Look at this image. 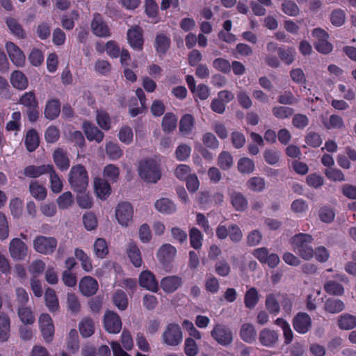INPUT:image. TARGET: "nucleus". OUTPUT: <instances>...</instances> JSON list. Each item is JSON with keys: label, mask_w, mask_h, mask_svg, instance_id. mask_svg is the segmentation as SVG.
I'll list each match as a JSON object with an SVG mask.
<instances>
[{"label": "nucleus", "mask_w": 356, "mask_h": 356, "mask_svg": "<svg viewBox=\"0 0 356 356\" xmlns=\"http://www.w3.org/2000/svg\"><path fill=\"white\" fill-rule=\"evenodd\" d=\"M138 173L140 178L146 182H157L161 177L159 162L156 159L141 161L139 163Z\"/></svg>", "instance_id": "obj_1"}, {"label": "nucleus", "mask_w": 356, "mask_h": 356, "mask_svg": "<svg viewBox=\"0 0 356 356\" xmlns=\"http://www.w3.org/2000/svg\"><path fill=\"white\" fill-rule=\"evenodd\" d=\"M68 180L74 191L77 193L84 192L88 184V176L86 170L79 164L73 166L70 170Z\"/></svg>", "instance_id": "obj_2"}, {"label": "nucleus", "mask_w": 356, "mask_h": 356, "mask_svg": "<svg viewBox=\"0 0 356 356\" xmlns=\"http://www.w3.org/2000/svg\"><path fill=\"white\" fill-rule=\"evenodd\" d=\"M183 340V334L178 324H168L162 334L163 343L169 346H177Z\"/></svg>", "instance_id": "obj_3"}, {"label": "nucleus", "mask_w": 356, "mask_h": 356, "mask_svg": "<svg viewBox=\"0 0 356 356\" xmlns=\"http://www.w3.org/2000/svg\"><path fill=\"white\" fill-rule=\"evenodd\" d=\"M115 218L118 223L127 227L132 222L134 217V208L132 205L127 202L119 203L115 211Z\"/></svg>", "instance_id": "obj_4"}, {"label": "nucleus", "mask_w": 356, "mask_h": 356, "mask_svg": "<svg viewBox=\"0 0 356 356\" xmlns=\"http://www.w3.org/2000/svg\"><path fill=\"white\" fill-rule=\"evenodd\" d=\"M212 338L220 345L227 346L233 341V332L227 326L217 323L211 331Z\"/></svg>", "instance_id": "obj_5"}, {"label": "nucleus", "mask_w": 356, "mask_h": 356, "mask_svg": "<svg viewBox=\"0 0 356 356\" xmlns=\"http://www.w3.org/2000/svg\"><path fill=\"white\" fill-rule=\"evenodd\" d=\"M34 250L42 254H50L55 250L57 241L53 237L38 236L33 241Z\"/></svg>", "instance_id": "obj_6"}, {"label": "nucleus", "mask_w": 356, "mask_h": 356, "mask_svg": "<svg viewBox=\"0 0 356 356\" xmlns=\"http://www.w3.org/2000/svg\"><path fill=\"white\" fill-rule=\"evenodd\" d=\"M90 29L92 33L99 38H108L111 35L108 25L104 21L103 17L98 13L94 14Z\"/></svg>", "instance_id": "obj_7"}, {"label": "nucleus", "mask_w": 356, "mask_h": 356, "mask_svg": "<svg viewBox=\"0 0 356 356\" xmlns=\"http://www.w3.org/2000/svg\"><path fill=\"white\" fill-rule=\"evenodd\" d=\"M39 325L42 335L46 342H51L54 334V325L48 314H42L39 318Z\"/></svg>", "instance_id": "obj_8"}, {"label": "nucleus", "mask_w": 356, "mask_h": 356, "mask_svg": "<svg viewBox=\"0 0 356 356\" xmlns=\"http://www.w3.org/2000/svg\"><path fill=\"white\" fill-rule=\"evenodd\" d=\"M9 252L13 259L24 260L28 254V246L19 238H14L10 243Z\"/></svg>", "instance_id": "obj_9"}, {"label": "nucleus", "mask_w": 356, "mask_h": 356, "mask_svg": "<svg viewBox=\"0 0 356 356\" xmlns=\"http://www.w3.org/2000/svg\"><path fill=\"white\" fill-rule=\"evenodd\" d=\"M104 325L105 330L111 334H118L122 329V322L120 316L110 311L106 312L104 314Z\"/></svg>", "instance_id": "obj_10"}, {"label": "nucleus", "mask_w": 356, "mask_h": 356, "mask_svg": "<svg viewBox=\"0 0 356 356\" xmlns=\"http://www.w3.org/2000/svg\"><path fill=\"white\" fill-rule=\"evenodd\" d=\"M139 284L141 287L152 292H157L159 290L158 282L154 275L149 270H143L139 275Z\"/></svg>", "instance_id": "obj_11"}, {"label": "nucleus", "mask_w": 356, "mask_h": 356, "mask_svg": "<svg viewBox=\"0 0 356 356\" xmlns=\"http://www.w3.org/2000/svg\"><path fill=\"white\" fill-rule=\"evenodd\" d=\"M8 56L13 63L17 67H22L24 65L26 57L23 51L13 42H8L6 44Z\"/></svg>", "instance_id": "obj_12"}, {"label": "nucleus", "mask_w": 356, "mask_h": 356, "mask_svg": "<svg viewBox=\"0 0 356 356\" xmlns=\"http://www.w3.org/2000/svg\"><path fill=\"white\" fill-rule=\"evenodd\" d=\"M127 40L132 48L142 49L143 44L142 29L138 26L129 29L127 31Z\"/></svg>", "instance_id": "obj_13"}, {"label": "nucleus", "mask_w": 356, "mask_h": 356, "mask_svg": "<svg viewBox=\"0 0 356 356\" xmlns=\"http://www.w3.org/2000/svg\"><path fill=\"white\" fill-rule=\"evenodd\" d=\"M98 287L97 280L90 276L83 277L79 282L80 291L86 296L94 295L97 291Z\"/></svg>", "instance_id": "obj_14"}, {"label": "nucleus", "mask_w": 356, "mask_h": 356, "mask_svg": "<svg viewBox=\"0 0 356 356\" xmlns=\"http://www.w3.org/2000/svg\"><path fill=\"white\" fill-rule=\"evenodd\" d=\"M278 339L279 335L274 330L264 328L259 332V341L264 346L268 348L273 347L278 341Z\"/></svg>", "instance_id": "obj_15"}, {"label": "nucleus", "mask_w": 356, "mask_h": 356, "mask_svg": "<svg viewBox=\"0 0 356 356\" xmlns=\"http://www.w3.org/2000/svg\"><path fill=\"white\" fill-rule=\"evenodd\" d=\"M182 284V279L179 276H167L161 280V287L165 293H172Z\"/></svg>", "instance_id": "obj_16"}, {"label": "nucleus", "mask_w": 356, "mask_h": 356, "mask_svg": "<svg viewBox=\"0 0 356 356\" xmlns=\"http://www.w3.org/2000/svg\"><path fill=\"white\" fill-rule=\"evenodd\" d=\"M311 324V318L306 313H299L293 318V327L300 334L307 332Z\"/></svg>", "instance_id": "obj_17"}, {"label": "nucleus", "mask_w": 356, "mask_h": 356, "mask_svg": "<svg viewBox=\"0 0 356 356\" xmlns=\"http://www.w3.org/2000/svg\"><path fill=\"white\" fill-rule=\"evenodd\" d=\"M127 255L131 263L136 267L139 268L143 264L141 252L135 243H129L126 248Z\"/></svg>", "instance_id": "obj_18"}, {"label": "nucleus", "mask_w": 356, "mask_h": 356, "mask_svg": "<svg viewBox=\"0 0 356 356\" xmlns=\"http://www.w3.org/2000/svg\"><path fill=\"white\" fill-rule=\"evenodd\" d=\"M177 249L169 243L162 245L158 250V259L163 264L171 261L176 256Z\"/></svg>", "instance_id": "obj_19"}, {"label": "nucleus", "mask_w": 356, "mask_h": 356, "mask_svg": "<svg viewBox=\"0 0 356 356\" xmlns=\"http://www.w3.org/2000/svg\"><path fill=\"white\" fill-rule=\"evenodd\" d=\"M83 129L87 138L92 141L95 140L97 143L102 141L104 134L97 127L89 122H85L83 124Z\"/></svg>", "instance_id": "obj_20"}, {"label": "nucleus", "mask_w": 356, "mask_h": 356, "mask_svg": "<svg viewBox=\"0 0 356 356\" xmlns=\"http://www.w3.org/2000/svg\"><path fill=\"white\" fill-rule=\"evenodd\" d=\"M95 190L97 197L101 200H106L111 194V188L106 180L96 178L94 181Z\"/></svg>", "instance_id": "obj_21"}, {"label": "nucleus", "mask_w": 356, "mask_h": 356, "mask_svg": "<svg viewBox=\"0 0 356 356\" xmlns=\"http://www.w3.org/2000/svg\"><path fill=\"white\" fill-rule=\"evenodd\" d=\"M313 238L311 235L307 234H298L291 238V245L293 250L297 252L299 248L303 249L305 246L311 245Z\"/></svg>", "instance_id": "obj_22"}, {"label": "nucleus", "mask_w": 356, "mask_h": 356, "mask_svg": "<svg viewBox=\"0 0 356 356\" xmlns=\"http://www.w3.org/2000/svg\"><path fill=\"white\" fill-rule=\"evenodd\" d=\"M49 170H52V165L51 164L40 166L29 165L24 169V175L29 177L36 178L48 173Z\"/></svg>", "instance_id": "obj_23"}, {"label": "nucleus", "mask_w": 356, "mask_h": 356, "mask_svg": "<svg viewBox=\"0 0 356 356\" xmlns=\"http://www.w3.org/2000/svg\"><path fill=\"white\" fill-rule=\"evenodd\" d=\"M54 161L61 171L67 170L70 167V160L66 153L61 149H57L53 154Z\"/></svg>", "instance_id": "obj_24"}, {"label": "nucleus", "mask_w": 356, "mask_h": 356, "mask_svg": "<svg viewBox=\"0 0 356 356\" xmlns=\"http://www.w3.org/2000/svg\"><path fill=\"white\" fill-rule=\"evenodd\" d=\"M240 337L246 343H253L257 337V332L251 323H243L240 329Z\"/></svg>", "instance_id": "obj_25"}, {"label": "nucleus", "mask_w": 356, "mask_h": 356, "mask_svg": "<svg viewBox=\"0 0 356 356\" xmlns=\"http://www.w3.org/2000/svg\"><path fill=\"white\" fill-rule=\"evenodd\" d=\"M154 207L159 212L166 215L174 213L177 209L176 205L168 198L156 200Z\"/></svg>", "instance_id": "obj_26"}, {"label": "nucleus", "mask_w": 356, "mask_h": 356, "mask_svg": "<svg viewBox=\"0 0 356 356\" xmlns=\"http://www.w3.org/2000/svg\"><path fill=\"white\" fill-rule=\"evenodd\" d=\"M45 305L51 312H56L59 309V302L55 291L48 288L44 293Z\"/></svg>", "instance_id": "obj_27"}, {"label": "nucleus", "mask_w": 356, "mask_h": 356, "mask_svg": "<svg viewBox=\"0 0 356 356\" xmlns=\"http://www.w3.org/2000/svg\"><path fill=\"white\" fill-rule=\"evenodd\" d=\"M10 83L13 86L19 90H24L28 86V79L20 71H14L10 76Z\"/></svg>", "instance_id": "obj_28"}, {"label": "nucleus", "mask_w": 356, "mask_h": 356, "mask_svg": "<svg viewBox=\"0 0 356 356\" xmlns=\"http://www.w3.org/2000/svg\"><path fill=\"white\" fill-rule=\"evenodd\" d=\"M170 39L163 33H159L155 38V48L159 55L166 53L170 47Z\"/></svg>", "instance_id": "obj_29"}, {"label": "nucleus", "mask_w": 356, "mask_h": 356, "mask_svg": "<svg viewBox=\"0 0 356 356\" xmlns=\"http://www.w3.org/2000/svg\"><path fill=\"white\" fill-rule=\"evenodd\" d=\"M195 119L190 114H185L179 122V131L184 136L189 135L194 127Z\"/></svg>", "instance_id": "obj_30"}, {"label": "nucleus", "mask_w": 356, "mask_h": 356, "mask_svg": "<svg viewBox=\"0 0 356 356\" xmlns=\"http://www.w3.org/2000/svg\"><path fill=\"white\" fill-rule=\"evenodd\" d=\"M93 249L95 255L100 259L105 258L109 252L108 243L103 238H98L95 240Z\"/></svg>", "instance_id": "obj_31"}, {"label": "nucleus", "mask_w": 356, "mask_h": 356, "mask_svg": "<svg viewBox=\"0 0 356 356\" xmlns=\"http://www.w3.org/2000/svg\"><path fill=\"white\" fill-rule=\"evenodd\" d=\"M103 176L108 182H116L120 177V168L114 164L106 165L103 170Z\"/></svg>", "instance_id": "obj_32"}, {"label": "nucleus", "mask_w": 356, "mask_h": 356, "mask_svg": "<svg viewBox=\"0 0 356 356\" xmlns=\"http://www.w3.org/2000/svg\"><path fill=\"white\" fill-rule=\"evenodd\" d=\"M237 169L242 174H251L254 171L255 164L253 160L242 157L237 162Z\"/></svg>", "instance_id": "obj_33"}, {"label": "nucleus", "mask_w": 356, "mask_h": 356, "mask_svg": "<svg viewBox=\"0 0 356 356\" xmlns=\"http://www.w3.org/2000/svg\"><path fill=\"white\" fill-rule=\"evenodd\" d=\"M60 112V104L58 101L52 99L49 101L45 107L44 115L49 120L56 118Z\"/></svg>", "instance_id": "obj_34"}, {"label": "nucleus", "mask_w": 356, "mask_h": 356, "mask_svg": "<svg viewBox=\"0 0 356 356\" xmlns=\"http://www.w3.org/2000/svg\"><path fill=\"white\" fill-rule=\"evenodd\" d=\"M323 124L327 129H341L345 127L343 119L338 115H331Z\"/></svg>", "instance_id": "obj_35"}, {"label": "nucleus", "mask_w": 356, "mask_h": 356, "mask_svg": "<svg viewBox=\"0 0 356 356\" xmlns=\"http://www.w3.org/2000/svg\"><path fill=\"white\" fill-rule=\"evenodd\" d=\"M234 163L232 155L227 151H222L218 156V165L222 170H229Z\"/></svg>", "instance_id": "obj_36"}, {"label": "nucleus", "mask_w": 356, "mask_h": 356, "mask_svg": "<svg viewBox=\"0 0 356 356\" xmlns=\"http://www.w3.org/2000/svg\"><path fill=\"white\" fill-rule=\"evenodd\" d=\"M49 182L50 188L54 193H59L63 189V181L59 175L55 171L54 166L52 165V170H49Z\"/></svg>", "instance_id": "obj_37"}, {"label": "nucleus", "mask_w": 356, "mask_h": 356, "mask_svg": "<svg viewBox=\"0 0 356 356\" xmlns=\"http://www.w3.org/2000/svg\"><path fill=\"white\" fill-rule=\"evenodd\" d=\"M10 335V319L7 315L0 314V341H6Z\"/></svg>", "instance_id": "obj_38"}, {"label": "nucleus", "mask_w": 356, "mask_h": 356, "mask_svg": "<svg viewBox=\"0 0 356 356\" xmlns=\"http://www.w3.org/2000/svg\"><path fill=\"white\" fill-rule=\"evenodd\" d=\"M29 191L32 196L36 200H43L47 197V189L38 181L31 183Z\"/></svg>", "instance_id": "obj_39"}, {"label": "nucleus", "mask_w": 356, "mask_h": 356, "mask_svg": "<svg viewBox=\"0 0 356 356\" xmlns=\"http://www.w3.org/2000/svg\"><path fill=\"white\" fill-rule=\"evenodd\" d=\"M25 145L29 152H33L38 147L39 145V136L35 130L31 129L27 131L25 138Z\"/></svg>", "instance_id": "obj_40"}, {"label": "nucleus", "mask_w": 356, "mask_h": 356, "mask_svg": "<svg viewBox=\"0 0 356 356\" xmlns=\"http://www.w3.org/2000/svg\"><path fill=\"white\" fill-rule=\"evenodd\" d=\"M105 150L107 156L111 160H118L123 154V151L118 144L113 142H108L106 144Z\"/></svg>", "instance_id": "obj_41"}, {"label": "nucleus", "mask_w": 356, "mask_h": 356, "mask_svg": "<svg viewBox=\"0 0 356 356\" xmlns=\"http://www.w3.org/2000/svg\"><path fill=\"white\" fill-rule=\"evenodd\" d=\"M247 188L254 192H261L266 186L265 180L260 177H252L246 183Z\"/></svg>", "instance_id": "obj_42"}, {"label": "nucleus", "mask_w": 356, "mask_h": 356, "mask_svg": "<svg viewBox=\"0 0 356 356\" xmlns=\"http://www.w3.org/2000/svg\"><path fill=\"white\" fill-rule=\"evenodd\" d=\"M259 301V294L257 289L254 287L248 289L244 297L245 307L249 309L254 308Z\"/></svg>", "instance_id": "obj_43"}, {"label": "nucleus", "mask_w": 356, "mask_h": 356, "mask_svg": "<svg viewBox=\"0 0 356 356\" xmlns=\"http://www.w3.org/2000/svg\"><path fill=\"white\" fill-rule=\"evenodd\" d=\"M114 305L120 310H124L128 305L127 294L122 290H117L113 296Z\"/></svg>", "instance_id": "obj_44"}, {"label": "nucleus", "mask_w": 356, "mask_h": 356, "mask_svg": "<svg viewBox=\"0 0 356 356\" xmlns=\"http://www.w3.org/2000/svg\"><path fill=\"white\" fill-rule=\"evenodd\" d=\"M95 330L93 321L88 318H83L79 323V331L82 337H90Z\"/></svg>", "instance_id": "obj_45"}, {"label": "nucleus", "mask_w": 356, "mask_h": 356, "mask_svg": "<svg viewBox=\"0 0 356 356\" xmlns=\"http://www.w3.org/2000/svg\"><path fill=\"white\" fill-rule=\"evenodd\" d=\"M96 121L98 125L104 130H108L111 127V120L108 113L102 110H98L96 115Z\"/></svg>", "instance_id": "obj_46"}, {"label": "nucleus", "mask_w": 356, "mask_h": 356, "mask_svg": "<svg viewBox=\"0 0 356 356\" xmlns=\"http://www.w3.org/2000/svg\"><path fill=\"white\" fill-rule=\"evenodd\" d=\"M277 54L280 58L286 65L291 64L295 59L296 52L292 47L286 49L278 48Z\"/></svg>", "instance_id": "obj_47"}, {"label": "nucleus", "mask_w": 356, "mask_h": 356, "mask_svg": "<svg viewBox=\"0 0 356 356\" xmlns=\"http://www.w3.org/2000/svg\"><path fill=\"white\" fill-rule=\"evenodd\" d=\"M338 323L341 329L350 330L356 326V317L350 314L341 315Z\"/></svg>", "instance_id": "obj_48"}, {"label": "nucleus", "mask_w": 356, "mask_h": 356, "mask_svg": "<svg viewBox=\"0 0 356 356\" xmlns=\"http://www.w3.org/2000/svg\"><path fill=\"white\" fill-rule=\"evenodd\" d=\"M56 202L59 209H66L74 204V197L71 192L67 191L58 197Z\"/></svg>", "instance_id": "obj_49"}, {"label": "nucleus", "mask_w": 356, "mask_h": 356, "mask_svg": "<svg viewBox=\"0 0 356 356\" xmlns=\"http://www.w3.org/2000/svg\"><path fill=\"white\" fill-rule=\"evenodd\" d=\"M19 104L29 108H36L38 104L33 92H25L20 97Z\"/></svg>", "instance_id": "obj_50"}, {"label": "nucleus", "mask_w": 356, "mask_h": 356, "mask_svg": "<svg viewBox=\"0 0 356 356\" xmlns=\"http://www.w3.org/2000/svg\"><path fill=\"white\" fill-rule=\"evenodd\" d=\"M79 14L76 10H72L70 15H64L61 18L63 27L66 30H71L74 26V21L77 20Z\"/></svg>", "instance_id": "obj_51"}, {"label": "nucleus", "mask_w": 356, "mask_h": 356, "mask_svg": "<svg viewBox=\"0 0 356 356\" xmlns=\"http://www.w3.org/2000/svg\"><path fill=\"white\" fill-rule=\"evenodd\" d=\"M145 13L154 22H157L159 13L158 4L154 0H146L145 2Z\"/></svg>", "instance_id": "obj_52"}, {"label": "nucleus", "mask_w": 356, "mask_h": 356, "mask_svg": "<svg viewBox=\"0 0 356 356\" xmlns=\"http://www.w3.org/2000/svg\"><path fill=\"white\" fill-rule=\"evenodd\" d=\"M67 344V349L72 353H76L79 350V336L76 330L72 329L70 331Z\"/></svg>", "instance_id": "obj_53"}, {"label": "nucleus", "mask_w": 356, "mask_h": 356, "mask_svg": "<svg viewBox=\"0 0 356 356\" xmlns=\"http://www.w3.org/2000/svg\"><path fill=\"white\" fill-rule=\"evenodd\" d=\"M344 308L343 302L340 300L328 299L325 304V309L332 314L339 313Z\"/></svg>", "instance_id": "obj_54"}, {"label": "nucleus", "mask_w": 356, "mask_h": 356, "mask_svg": "<svg viewBox=\"0 0 356 356\" xmlns=\"http://www.w3.org/2000/svg\"><path fill=\"white\" fill-rule=\"evenodd\" d=\"M177 117L172 113H166L163 119L162 127L164 131L170 132L177 127Z\"/></svg>", "instance_id": "obj_55"}, {"label": "nucleus", "mask_w": 356, "mask_h": 356, "mask_svg": "<svg viewBox=\"0 0 356 356\" xmlns=\"http://www.w3.org/2000/svg\"><path fill=\"white\" fill-rule=\"evenodd\" d=\"M184 350L186 356H196L199 352V348L193 338L188 337L184 341Z\"/></svg>", "instance_id": "obj_56"}, {"label": "nucleus", "mask_w": 356, "mask_h": 356, "mask_svg": "<svg viewBox=\"0 0 356 356\" xmlns=\"http://www.w3.org/2000/svg\"><path fill=\"white\" fill-rule=\"evenodd\" d=\"M191 153V147L187 144L182 143L178 145L175 150V157L179 161L187 160Z\"/></svg>", "instance_id": "obj_57"}, {"label": "nucleus", "mask_w": 356, "mask_h": 356, "mask_svg": "<svg viewBox=\"0 0 356 356\" xmlns=\"http://www.w3.org/2000/svg\"><path fill=\"white\" fill-rule=\"evenodd\" d=\"M232 204L238 211H243L248 205V202L245 197L239 193H234L231 196Z\"/></svg>", "instance_id": "obj_58"}, {"label": "nucleus", "mask_w": 356, "mask_h": 356, "mask_svg": "<svg viewBox=\"0 0 356 356\" xmlns=\"http://www.w3.org/2000/svg\"><path fill=\"white\" fill-rule=\"evenodd\" d=\"M191 245L195 249H200L202 245L203 236L201 232L195 227L190 230Z\"/></svg>", "instance_id": "obj_59"}, {"label": "nucleus", "mask_w": 356, "mask_h": 356, "mask_svg": "<svg viewBox=\"0 0 356 356\" xmlns=\"http://www.w3.org/2000/svg\"><path fill=\"white\" fill-rule=\"evenodd\" d=\"M191 92L194 95L195 101H197V98L206 100L211 94L210 88L202 83L199 84Z\"/></svg>", "instance_id": "obj_60"}, {"label": "nucleus", "mask_w": 356, "mask_h": 356, "mask_svg": "<svg viewBox=\"0 0 356 356\" xmlns=\"http://www.w3.org/2000/svg\"><path fill=\"white\" fill-rule=\"evenodd\" d=\"M118 138L122 143L126 145L131 144L134 139L132 129L127 126L122 127L119 131Z\"/></svg>", "instance_id": "obj_61"}, {"label": "nucleus", "mask_w": 356, "mask_h": 356, "mask_svg": "<svg viewBox=\"0 0 356 356\" xmlns=\"http://www.w3.org/2000/svg\"><path fill=\"white\" fill-rule=\"evenodd\" d=\"M7 25L13 34L19 38H24L26 36L25 32L18 22L13 18L7 19Z\"/></svg>", "instance_id": "obj_62"}, {"label": "nucleus", "mask_w": 356, "mask_h": 356, "mask_svg": "<svg viewBox=\"0 0 356 356\" xmlns=\"http://www.w3.org/2000/svg\"><path fill=\"white\" fill-rule=\"evenodd\" d=\"M67 309L72 314H76L80 310V303L77 296L74 293H68L67 296Z\"/></svg>", "instance_id": "obj_63"}, {"label": "nucleus", "mask_w": 356, "mask_h": 356, "mask_svg": "<svg viewBox=\"0 0 356 356\" xmlns=\"http://www.w3.org/2000/svg\"><path fill=\"white\" fill-rule=\"evenodd\" d=\"M83 223L88 231L95 229L98 225L96 216L91 212L86 213L83 215Z\"/></svg>", "instance_id": "obj_64"}]
</instances>
